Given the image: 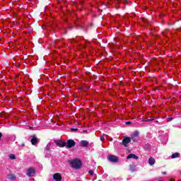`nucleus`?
<instances>
[{
	"instance_id": "obj_1",
	"label": "nucleus",
	"mask_w": 181,
	"mask_h": 181,
	"mask_svg": "<svg viewBox=\"0 0 181 181\" xmlns=\"http://www.w3.org/2000/svg\"><path fill=\"white\" fill-rule=\"evenodd\" d=\"M70 165L74 169L78 170L81 168L83 163H81V160L80 159L76 158L70 161Z\"/></svg>"
},
{
	"instance_id": "obj_2",
	"label": "nucleus",
	"mask_w": 181,
	"mask_h": 181,
	"mask_svg": "<svg viewBox=\"0 0 181 181\" xmlns=\"http://www.w3.org/2000/svg\"><path fill=\"white\" fill-rule=\"evenodd\" d=\"M35 173H36V171L35 170V169L30 168L27 170L26 175L28 177H33V176H35Z\"/></svg>"
},
{
	"instance_id": "obj_3",
	"label": "nucleus",
	"mask_w": 181,
	"mask_h": 181,
	"mask_svg": "<svg viewBox=\"0 0 181 181\" xmlns=\"http://www.w3.org/2000/svg\"><path fill=\"white\" fill-rule=\"evenodd\" d=\"M66 148H73V146H76V141L74 140L69 139L66 143Z\"/></svg>"
},
{
	"instance_id": "obj_4",
	"label": "nucleus",
	"mask_w": 181,
	"mask_h": 181,
	"mask_svg": "<svg viewBox=\"0 0 181 181\" xmlns=\"http://www.w3.org/2000/svg\"><path fill=\"white\" fill-rule=\"evenodd\" d=\"M131 142V138L129 137H124L122 145H124L125 147H127V145Z\"/></svg>"
},
{
	"instance_id": "obj_5",
	"label": "nucleus",
	"mask_w": 181,
	"mask_h": 181,
	"mask_svg": "<svg viewBox=\"0 0 181 181\" xmlns=\"http://www.w3.org/2000/svg\"><path fill=\"white\" fill-rule=\"evenodd\" d=\"M55 144L57 146H59L60 148H64L66 146V142L60 140L55 141Z\"/></svg>"
},
{
	"instance_id": "obj_6",
	"label": "nucleus",
	"mask_w": 181,
	"mask_h": 181,
	"mask_svg": "<svg viewBox=\"0 0 181 181\" xmlns=\"http://www.w3.org/2000/svg\"><path fill=\"white\" fill-rule=\"evenodd\" d=\"M107 158H108V160H110V162H114V163L118 162V158H117V156H112V155L108 156Z\"/></svg>"
},
{
	"instance_id": "obj_7",
	"label": "nucleus",
	"mask_w": 181,
	"mask_h": 181,
	"mask_svg": "<svg viewBox=\"0 0 181 181\" xmlns=\"http://www.w3.org/2000/svg\"><path fill=\"white\" fill-rule=\"evenodd\" d=\"M53 179L56 181H62V175L59 173H57L53 175Z\"/></svg>"
},
{
	"instance_id": "obj_8",
	"label": "nucleus",
	"mask_w": 181,
	"mask_h": 181,
	"mask_svg": "<svg viewBox=\"0 0 181 181\" xmlns=\"http://www.w3.org/2000/svg\"><path fill=\"white\" fill-rule=\"evenodd\" d=\"M31 144L32 145H36L37 144V137L33 136L31 139Z\"/></svg>"
},
{
	"instance_id": "obj_9",
	"label": "nucleus",
	"mask_w": 181,
	"mask_h": 181,
	"mask_svg": "<svg viewBox=\"0 0 181 181\" xmlns=\"http://www.w3.org/2000/svg\"><path fill=\"white\" fill-rule=\"evenodd\" d=\"M80 144L81 146H83L85 148H87V146H88V141L86 140L81 141Z\"/></svg>"
},
{
	"instance_id": "obj_10",
	"label": "nucleus",
	"mask_w": 181,
	"mask_h": 181,
	"mask_svg": "<svg viewBox=\"0 0 181 181\" xmlns=\"http://www.w3.org/2000/svg\"><path fill=\"white\" fill-rule=\"evenodd\" d=\"M127 159H138V156L135 154H129L127 156Z\"/></svg>"
},
{
	"instance_id": "obj_11",
	"label": "nucleus",
	"mask_w": 181,
	"mask_h": 181,
	"mask_svg": "<svg viewBox=\"0 0 181 181\" xmlns=\"http://www.w3.org/2000/svg\"><path fill=\"white\" fill-rule=\"evenodd\" d=\"M148 163H149V165H151V166H152L153 165H155V158L151 157L148 159Z\"/></svg>"
},
{
	"instance_id": "obj_12",
	"label": "nucleus",
	"mask_w": 181,
	"mask_h": 181,
	"mask_svg": "<svg viewBox=\"0 0 181 181\" xmlns=\"http://www.w3.org/2000/svg\"><path fill=\"white\" fill-rule=\"evenodd\" d=\"M8 179H9V180H15V179H16V176L13 174H10L8 175Z\"/></svg>"
},
{
	"instance_id": "obj_13",
	"label": "nucleus",
	"mask_w": 181,
	"mask_h": 181,
	"mask_svg": "<svg viewBox=\"0 0 181 181\" xmlns=\"http://www.w3.org/2000/svg\"><path fill=\"white\" fill-rule=\"evenodd\" d=\"M135 168H136V165L134 164L130 165V170L132 172H135V170H136Z\"/></svg>"
},
{
	"instance_id": "obj_14",
	"label": "nucleus",
	"mask_w": 181,
	"mask_h": 181,
	"mask_svg": "<svg viewBox=\"0 0 181 181\" xmlns=\"http://www.w3.org/2000/svg\"><path fill=\"white\" fill-rule=\"evenodd\" d=\"M179 156H180L179 153H175L172 155L171 158L172 159H175V158H179Z\"/></svg>"
},
{
	"instance_id": "obj_15",
	"label": "nucleus",
	"mask_w": 181,
	"mask_h": 181,
	"mask_svg": "<svg viewBox=\"0 0 181 181\" xmlns=\"http://www.w3.org/2000/svg\"><path fill=\"white\" fill-rule=\"evenodd\" d=\"M9 158H10V159H11L12 160L16 159V157H15V155H13V154H11V155L9 156Z\"/></svg>"
},
{
	"instance_id": "obj_16",
	"label": "nucleus",
	"mask_w": 181,
	"mask_h": 181,
	"mask_svg": "<svg viewBox=\"0 0 181 181\" xmlns=\"http://www.w3.org/2000/svg\"><path fill=\"white\" fill-rule=\"evenodd\" d=\"M45 151H47L49 152V151H50V144H48L47 145V146L45 147Z\"/></svg>"
},
{
	"instance_id": "obj_17",
	"label": "nucleus",
	"mask_w": 181,
	"mask_h": 181,
	"mask_svg": "<svg viewBox=\"0 0 181 181\" xmlns=\"http://www.w3.org/2000/svg\"><path fill=\"white\" fill-rule=\"evenodd\" d=\"M143 121H144V122H148L149 121H153V119H143Z\"/></svg>"
},
{
	"instance_id": "obj_18",
	"label": "nucleus",
	"mask_w": 181,
	"mask_h": 181,
	"mask_svg": "<svg viewBox=\"0 0 181 181\" xmlns=\"http://www.w3.org/2000/svg\"><path fill=\"white\" fill-rule=\"evenodd\" d=\"M138 135H139V132H135L134 133V136H138Z\"/></svg>"
},
{
	"instance_id": "obj_19",
	"label": "nucleus",
	"mask_w": 181,
	"mask_h": 181,
	"mask_svg": "<svg viewBox=\"0 0 181 181\" xmlns=\"http://www.w3.org/2000/svg\"><path fill=\"white\" fill-rule=\"evenodd\" d=\"M89 175L92 176V175H94V172L93 170H89Z\"/></svg>"
},
{
	"instance_id": "obj_20",
	"label": "nucleus",
	"mask_w": 181,
	"mask_h": 181,
	"mask_svg": "<svg viewBox=\"0 0 181 181\" xmlns=\"http://www.w3.org/2000/svg\"><path fill=\"white\" fill-rule=\"evenodd\" d=\"M104 139H105V138L103 136H100V141H104Z\"/></svg>"
},
{
	"instance_id": "obj_21",
	"label": "nucleus",
	"mask_w": 181,
	"mask_h": 181,
	"mask_svg": "<svg viewBox=\"0 0 181 181\" xmlns=\"http://www.w3.org/2000/svg\"><path fill=\"white\" fill-rule=\"evenodd\" d=\"M173 119V117H170V118L168 119V121L169 122L172 121Z\"/></svg>"
},
{
	"instance_id": "obj_22",
	"label": "nucleus",
	"mask_w": 181,
	"mask_h": 181,
	"mask_svg": "<svg viewBox=\"0 0 181 181\" xmlns=\"http://www.w3.org/2000/svg\"><path fill=\"white\" fill-rule=\"evenodd\" d=\"M131 122H126V125H130Z\"/></svg>"
},
{
	"instance_id": "obj_23",
	"label": "nucleus",
	"mask_w": 181,
	"mask_h": 181,
	"mask_svg": "<svg viewBox=\"0 0 181 181\" xmlns=\"http://www.w3.org/2000/svg\"><path fill=\"white\" fill-rule=\"evenodd\" d=\"M71 131H78V129H71Z\"/></svg>"
},
{
	"instance_id": "obj_24",
	"label": "nucleus",
	"mask_w": 181,
	"mask_h": 181,
	"mask_svg": "<svg viewBox=\"0 0 181 181\" xmlns=\"http://www.w3.org/2000/svg\"><path fill=\"white\" fill-rule=\"evenodd\" d=\"M2 138V133L0 132V139Z\"/></svg>"
},
{
	"instance_id": "obj_25",
	"label": "nucleus",
	"mask_w": 181,
	"mask_h": 181,
	"mask_svg": "<svg viewBox=\"0 0 181 181\" xmlns=\"http://www.w3.org/2000/svg\"><path fill=\"white\" fill-rule=\"evenodd\" d=\"M170 181H175L173 178L170 179Z\"/></svg>"
},
{
	"instance_id": "obj_26",
	"label": "nucleus",
	"mask_w": 181,
	"mask_h": 181,
	"mask_svg": "<svg viewBox=\"0 0 181 181\" xmlns=\"http://www.w3.org/2000/svg\"><path fill=\"white\" fill-rule=\"evenodd\" d=\"M163 175H166V172H163Z\"/></svg>"
},
{
	"instance_id": "obj_27",
	"label": "nucleus",
	"mask_w": 181,
	"mask_h": 181,
	"mask_svg": "<svg viewBox=\"0 0 181 181\" xmlns=\"http://www.w3.org/2000/svg\"><path fill=\"white\" fill-rule=\"evenodd\" d=\"M156 124H158V120L156 121Z\"/></svg>"
},
{
	"instance_id": "obj_28",
	"label": "nucleus",
	"mask_w": 181,
	"mask_h": 181,
	"mask_svg": "<svg viewBox=\"0 0 181 181\" xmlns=\"http://www.w3.org/2000/svg\"><path fill=\"white\" fill-rule=\"evenodd\" d=\"M132 139H133V141H135V139H134V137H132Z\"/></svg>"
}]
</instances>
